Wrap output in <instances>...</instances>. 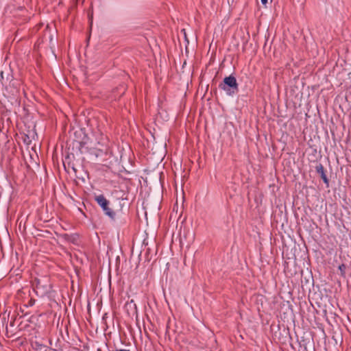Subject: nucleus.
<instances>
[{
  "instance_id": "nucleus-4",
  "label": "nucleus",
  "mask_w": 351,
  "mask_h": 351,
  "mask_svg": "<svg viewBox=\"0 0 351 351\" xmlns=\"http://www.w3.org/2000/svg\"><path fill=\"white\" fill-rule=\"evenodd\" d=\"M98 145H101V147H95L90 151V153L95 155L96 158L101 156L104 154L108 155L111 154V149L108 145L100 144V143H98Z\"/></svg>"
},
{
  "instance_id": "nucleus-5",
  "label": "nucleus",
  "mask_w": 351,
  "mask_h": 351,
  "mask_svg": "<svg viewBox=\"0 0 351 351\" xmlns=\"http://www.w3.org/2000/svg\"><path fill=\"white\" fill-rule=\"evenodd\" d=\"M316 171L317 173H319L322 178V179L323 180L325 184H326L327 185H328V179L325 173V171H324V167L322 165L319 164V165H317L316 167Z\"/></svg>"
},
{
  "instance_id": "nucleus-1",
  "label": "nucleus",
  "mask_w": 351,
  "mask_h": 351,
  "mask_svg": "<svg viewBox=\"0 0 351 351\" xmlns=\"http://www.w3.org/2000/svg\"><path fill=\"white\" fill-rule=\"evenodd\" d=\"M219 87L224 90L229 96H232L239 90V86L236 77L232 75L226 77L223 82L219 85Z\"/></svg>"
},
{
  "instance_id": "nucleus-8",
  "label": "nucleus",
  "mask_w": 351,
  "mask_h": 351,
  "mask_svg": "<svg viewBox=\"0 0 351 351\" xmlns=\"http://www.w3.org/2000/svg\"><path fill=\"white\" fill-rule=\"evenodd\" d=\"M117 351H130L128 350H125V349H121V350H117Z\"/></svg>"
},
{
  "instance_id": "nucleus-6",
  "label": "nucleus",
  "mask_w": 351,
  "mask_h": 351,
  "mask_svg": "<svg viewBox=\"0 0 351 351\" xmlns=\"http://www.w3.org/2000/svg\"><path fill=\"white\" fill-rule=\"evenodd\" d=\"M346 269V266L344 264H341L339 266V270L341 272V276H345V271Z\"/></svg>"
},
{
  "instance_id": "nucleus-3",
  "label": "nucleus",
  "mask_w": 351,
  "mask_h": 351,
  "mask_svg": "<svg viewBox=\"0 0 351 351\" xmlns=\"http://www.w3.org/2000/svg\"><path fill=\"white\" fill-rule=\"evenodd\" d=\"M95 201L101 206L107 216L112 219H114L115 213L108 206L109 201L103 195L96 196Z\"/></svg>"
},
{
  "instance_id": "nucleus-2",
  "label": "nucleus",
  "mask_w": 351,
  "mask_h": 351,
  "mask_svg": "<svg viewBox=\"0 0 351 351\" xmlns=\"http://www.w3.org/2000/svg\"><path fill=\"white\" fill-rule=\"evenodd\" d=\"M34 289L37 295L44 297L51 292V285L47 279H36Z\"/></svg>"
},
{
  "instance_id": "nucleus-7",
  "label": "nucleus",
  "mask_w": 351,
  "mask_h": 351,
  "mask_svg": "<svg viewBox=\"0 0 351 351\" xmlns=\"http://www.w3.org/2000/svg\"><path fill=\"white\" fill-rule=\"evenodd\" d=\"M261 1L262 4H263L265 5L267 3V1H268L267 0H261Z\"/></svg>"
}]
</instances>
